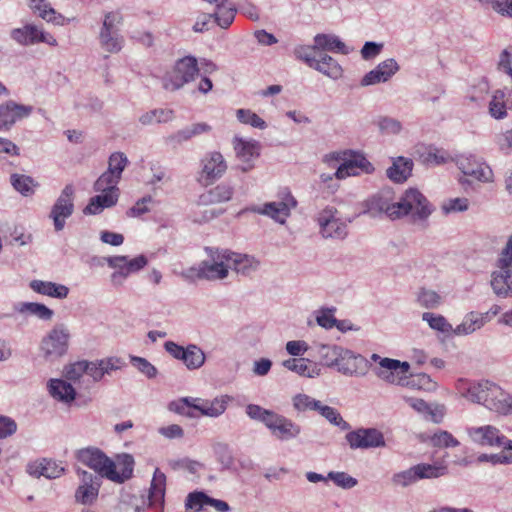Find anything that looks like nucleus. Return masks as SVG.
<instances>
[{"instance_id": "f257e3e1", "label": "nucleus", "mask_w": 512, "mask_h": 512, "mask_svg": "<svg viewBox=\"0 0 512 512\" xmlns=\"http://www.w3.org/2000/svg\"><path fill=\"white\" fill-rule=\"evenodd\" d=\"M365 213L371 217L385 214L391 219L410 215L414 221L425 220L432 213L426 197L417 189H408L399 201H394L391 190H382L372 196L366 203Z\"/></svg>"}, {"instance_id": "f03ea898", "label": "nucleus", "mask_w": 512, "mask_h": 512, "mask_svg": "<svg viewBox=\"0 0 512 512\" xmlns=\"http://www.w3.org/2000/svg\"><path fill=\"white\" fill-rule=\"evenodd\" d=\"M491 288L500 298H512V234L502 249L496 269L491 273Z\"/></svg>"}, {"instance_id": "7ed1b4c3", "label": "nucleus", "mask_w": 512, "mask_h": 512, "mask_svg": "<svg viewBox=\"0 0 512 512\" xmlns=\"http://www.w3.org/2000/svg\"><path fill=\"white\" fill-rule=\"evenodd\" d=\"M232 400L233 397L227 394L216 396L213 399L185 397L179 402L171 403L170 409L183 413L184 406H186L199 411L202 416L218 418L225 413Z\"/></svg>"}, {"instance_id": "20e7f679", "label": "nucleus", "mask_w": 512, "mask_h": 512, "mask_svg": "<svg viewBox=\"0 0 512 512\" xmlns=\"http://www.w3.org/2000/svg\"><path fill=\"white\" fill-rule=\"evenodd\" d=\"M70 330L64 323L54 325L41 339L39 350L46 361H55L64 356L69 347Z\"/></svg>"}, {"instance_id": "39448f33", "label": "nucleus", "mask_w": 512, "mask_h": 512, "mask_svg": "<svg viewBox=\"0 0 512 512\" xmlns=\"http://www.w3.org/2000/svg\"><path fill=\"white\" fill-rule=\"evenodd\" d=\"M465 431L470 441L477 446L512 450V439L494 425L468 426Z\"/></svg>"}, {"instance_id": "423d86ee", "label": "nucleus", "mask_w": 512, "mask_h": 512, "mask_svg": "<svg viewBox=\"0 0 512 512\" xmlns=\"http://www.w3.org/2000/svg\"><path fill=\"white\" fill-rule=\"evenodd\" d=\"M320 235L325 239L343 240L348 235L347 221L336 207L327 205L315 216Z\"/></svg>"}, {"instance_id": "0eeeda50", "label": "nucleus", "mask_w": 512, "mask_h": 512, "mask_svg": "<svg viewBox=\"0 0 512 512\" xmlns=\"http://www.w3.org/2000/svg\"><path fill=\"white\" fill-rule=\"evenodd\" d=\"M199 69L195 57L186 56L179 59L173 69L163 78V87L168 91H176L194 80Z\"/></svg>"}, {"instance_id": "6e6552de", "label": "nucleus", "mask_w": 512, "mask_h": 512, "mask_svg": "<svg viewBox=\"0 0 512 512\" xmlns=\"http://www.w3.org/2000/svg\"><path fill=\"white\" fill-rule=\"evenodd\" d=\"M297 206V201L287 188L279 193V201L267 202L263 206H251L246 211L265 215L274 221L284 224L291 214V210Z\"/></svg>"}, {"instance_id": "1a4fd4ad", "label": "nucleus", "mask_w": 512, "mask_h": 512, "mask_svg": "<svg viewBox=\"0 0 512 512\" xmlns=\"http://www.w3.org/2000/svg\"><path fill=\"white\" fill-rule=\"evenodd\" d=\"M74 200V186L72 184L65 185L51 206L48 215L56 232L62 231L65 228L66 220L73 215L75 210Z\"/></svg>"}, {"instance_id": "9d476101", "label": "nucleus", "mask_w": 512, "mask_h": 512, "mask_svg": "<svg viewBox=\"0 0 512 512\" xmlns=\"http://www.w3.org/2000/svg\"><path fill=\"white\" fill-rule=\"evenodd\" d=\"M207 258L202 260L204 280L220 281L228 277L230 271L229 250L206 247Z\"/></svg>"}, {"instance_id": "9b49d317", "label": "nucleus", "mask_w": 512, "mask_h": 512, "mask_svg": "<svg viewBox=\"0 0 512 512\" xmlns=\"http://www.w3.org/2000/svg\"><path fill=\"white\" fill-rule=\"evenodd\" d=\"M371 360L378 362L380 366L379 369L375 370L376 376L389 384L401 385L407 378L410 370V364L408 362L381 357L376 353L371 355Z\"/></svg>"}, {"instance_id": "f8f14e48", "label": "nucleus", "mask_w": 512, "mask_h": 512, "mask_svg": "<svg viewBox=\"0 0 512 512\" xmlns=\"http://www.w3.org/2000/svg\"><path fill=\"white\" fill-rule=\"evenodd\" d=\"M457 168L465 175L481 183H492V168L482 159L473 154H462L456 158Z\"/></svg>"}, {"instance_id": "ddd939ff", "label": "nucleus", "mask_w": 512, "mask_h": 512, "mask_svg": "<svg viewBox=\"0 0 512 512\" xmlns=\"http://www.w3.org/2000/svg\"><path fill=\"white\" fill-rule=\"evenodd\" d=\"M345 439L351 449L383 448L386 441L377 428H358L346 434Z\"/></svg>"}, {"instance_id": "4468645a", "label": "nucleus", "mask_w": 512, "mask_h": 512, "mask_svg": "<svg viewBox=\"0 0 512 512\" xmlns=\"http://www.w3.org/2000/svg\"><path fill=\"white\" fill-rule=\"evenodd\" d=\"M343 163L337 168V179H345L349 176H358L361 173L372 174L375 170L373 164L361 152L348 151L343 153Z\"/></svg>"}, {"instance_id": "2eb2a0df", "label": "nucleus", "mask_w": 512, "mask_h": 512, "mask_svg": "<svg viewBox=\"0 0 512 512\" xmlns=\"http://www.w3.org/2000/svg\"><path fill=\"white\" fill-rule=\"evenodd\" d=\"M80 484L75 491V501L82 505H92L96 502L101 487V478L83 469H77Z\"/></svg>"}, {"instance_id": "dca6fc26", "label": "nucleus", "mask_w": 512, "mask_h": 512, "mask_svg": "<svg viewBox=\"0 0 512 512\" xmlns=\"http://www.w3.org/2000/svg\"><path fill=\"white\" fill-rule=\"evenodd\" d=\"M202 169L199 181L202 185H210L220 179L227 170L224 156L218 151L207 153L201 161Z\"/></svg>"}, {"instance_id": "f3484780", "label": "nucleus", "mask_w": 512, "mask_h": 512, "mask_svg": "<svg viewBox=\"0 0 512 512\" xmlns=\"http://www.w3.org/2000/svg\"><path fill=\"white\" fill-rule=\"evenodd\" d=\"M77 460L97 473V476L106 478L111 467L112 459L97 447H86L76 452Z\"/></svg>"}, {"instance_id": "a211bd4d", "label": "nucleus", "mask_w": 512, "mask_h": 512, "mask_svg": "<svg viewBox=\"0 0 512 512\" xmlns=\"http://www.w3.org/2000/svg\"><path fill=\"white\" fill-rule=\"evenodd\" d=\"M232 145L236 158L241 162L238 168L242 172L250 171L254 167L253 160L260 155V143L255 139L235 136L232 140Z\"/></svg>"}, {"instance_id": "6ab92c4d", "label": "nucleus", "mask_w": 512, "mask_h": 512, "mask_svg": "<svg viewBox=\"0 0 512 512\" xmlns=\"http://www.w3.org/2000/svg\"><path fill=\"white\" fill-rule=\"evenodd\" d=\"M11 38L20 45L29 46L37 43H46L56 46L57 40L50 33L45 32L39 26L27 24L21 28H15L10 33Z\"/></svg>"}, {"instance_id": "aec40b11", "label": "nucleus", "mask_w": 512, "mask_h": 512, "mask_svg": "<svg viewBox=\"0 0 512 512\" xmlns=\"http://www.w3.org/2000/svg\"><path fill=\"white\" fill-rule=\"evenodd\" d=\"M491 382L488 380L471 381L460 378L455 383L457 394L467 401L475 404H485Z\"/></svg>"}, {"instance_id": "412c9836", "label": "nucleus", "mask_w": 512, "mask_h": 512, "mask_svg": "<svg viewBox=\"0 0 512 512\" xmlns=\"http://www.w3.org/2000/svg\"><path fill=\"white\" fill-rule=\"evenodd\" d=\"M266 428L280 441H290L301 434L300 425L276 412L270 422L267 423Z\"/></svg>"}, {"instance_id": "4be33fe9", "label": "nucleus", "mask_w": 512, "mask_h": 512, "mask_svg": "<svg viewBox=\"0 0 512 512\" xmlns=\"http://www.w3.org/2000/svg\"><path fill=\"white\" fill-rule=\"evenodd\" d=\"M484 407L500 415L512 414V394L491 382Z\"/></svg>"}, {"instance_id": "5701e85b", "label": "nucleus", "mask_w": 512, "mask_h": 512, "mask_svg": "<svg viewBox=\"0 0 512 512\" xmlns=\"http://www.w3.org/2000/svg\"><path fill=\"white\" fill-rule=\"evenodd\" d=\"M33 107L9 100L0 104V130H9L17 121L30 116Z\"/></svg>"}, {"instance_id": "b1692460", "label": "nucleus", "mask_w": 512, "mask_h": 512, "mask_svg": "<svg viewBox=\"0 0 512 512\" xmlns=\"http://www.w3.org/2000/svg\"><path fill=\"white\" fill-rule=\"evenodd\" d=\"M400 66L394 58L380 62L374 69L366 73L360 84L363 87L385 83L389 81L398 71Z\"/></svg>"}, {"instance_id": "393cba45", "label": "nucleus", "mask_w": 512, "mask_h": 512, "mask_svg": "<svg viewBox=\"0 0 512 512\" xmlns=\"http://www.w3.org/2000/svg\"><path fill=\"white\" fill-rule=\"evenodd\" d=\"M338 363L336 364L337 370L346 376L365 375L367 367L366 359L354 353L352 350L342 347Z\"/></svg>"}, {"instance_id": "a878e982", "label": "nucleus", "mask_w": 512, "mask_h": 512, "mask_svg": "<svg viewBox=\"0 0 512 512\" xmlns=\"http://www.w3.org/2000/svg\"><path fill=\"white\" fill-rule=\"evenodd\" d=\"M134 463V458L130 454L117 455L116 461L112 460L107 479L118 484L124 483L132 477Z\"/></svg>"}, {"instance_id": "bb28decb", "label": "nucleus", "mask_w": 512, "mask_h": 512, "mask_svg": "<svg viewBox=\"0 0 512 512\" xmlns=\"http://www.w3.org/2000/svg\"><path fill=\"white\" fill-rule=\"evenodd\" d=\"M27 472L36 478L43 476L47 479H56L64 473V467L53 460L43 458L29 463Z\"/></svg>"}, {"instance_id": "cd10ccee", "label": "nucleus", "mask_w": 512, "mask_h": 512, "mask_svg": "<svg viewBox=\"0 0 512 512\" xmlns=\"http://www.w3.org/2000/svg\"><path fill=\"white\" fill-rule=\"evenodd\" d=\"M230 270L243 276H250L259 269L260 261L248 254L236 253L229 250Z\"/></svg>"}, {"instance_id": "c85d7f7f", "label": "nucleus", "mask_w": 512, "mask_h": 512, "mask_svg": "<svg viewBox=\"0 0 512 512\" xmlns=\"http://www.w3.org/2000/svg\"><path fill=\"white\" fill-rule=\"evenodd\" d=\"M233 194L234 186L227 182H222L202 193L199 197V203L202 205L226 203L232 199Z\"/></svg>"}, {"instance_id": "c756f323", "label": "nucleus", "mask_w": 512, "mask_h": 512, "mask_svg": "<svg viewBox=\"0 0 512 512\" xmlns=\"http://www.w3.org/2000/svg\"><path fill=\"white\" fill-rule=\"evenodd\" d=\"M47 388L50 396L59 402L70 404L76 398V389L63 379H50Z\"/></svg>"}, {"instance_id": "7c9ffc66", "label": "nucleus", "mask_w": 512, "mask_h": 512, "mask_svg": "<svg viewBox=\"0 0 512 512\" xmlns=\"http://www.w3.org/2000/svg\"><path fill=\"white\" fill-rule=\"evenodd\" d=\"M100 194L92 197L83 212L86 215L100 214L104 209L116 205L119 199V192H99Z\"/></svg>"}, {"instance_id": "2f4dec72", "label": "nucleus", "mask_w": 512, "mask_h": 512, "mask_svg": "<svg viewBox=\"0 0 512 512\" xmlns=\"http://www.w3.org/2000/svg\"><path fill=\"white\" fill-rule=\"evenodd\" d=\"M314 42L319 53L329 51L348 55L352 51V49L347 47L346 44L334 34H317L314 37Z\"/></svg>"}, {"instance_id": "473e14b6", "label": "nucleus", "mask_w": 512, "mask_h": 512, "mask_svg": "<svg viewBox=\"0 0 512 512\" xmlns=\"http://www.w3.org/2000/svg\"><path fill=\"white\" fill-rule=\"evenodd\" d=\"M309 363L310 361L306 358H289L282 362V366L302 377H318L321 374V369L316 363L311 365Z\"/></svg>"}, {"instance_id": "72a5a7b5", "label": "nucleus", "mask_w": 512, "mask_h": 512, "mask_svg": "<svg viewBox=\"0 0 512 512\" xmlns=\"http://www.w3.org/2000/svg\"><path fill=\"white\" fill-rule=\"evenodd\" d=\"M30 7L39 17L55 25H66L70 22L69 18L57 13L47 0H30Z\"/></svg>"}, {"instance_id": "f704fd0d", "label": "nucleus", "mask_w": 512, "mask_h": 512, "mask_svg": "<svg viewBox=\"0 0 512 512\" xmlns=\"http://www.w3.org/2000/svg\"><path fill=\"white\" fill-rule=\"evenodd\" d=\"M29 286L38 294L56 299H65L69 294V288L67 286L51 281L32 280Z\"/></svg>"}, {"instance_id": "c9c22d12", "label": "nucleus", "mask_w": 512, "mask_h": 512, "mask_svg": "<svg viewBox=\"0 0 512 512\" xmlns=\"http://www.w3.org/2000/svg\"><path fill=\"white\" fill-rule=\"evenodd\" d=\"M412 169L413 161L399 156L393 159L392 165L386 170V175L391 181L402 183L411 175Z\"/></svg>"}, {"instance_id": "e433bc0d", "label": "nucleus", "mask_w": 512, "mask_h": 512, "mask_svg": "<svg viewBox=\"0 0 512 512\" xmlns=\"http://www.w3.org/2000/svg\"><path fill=\"white\" fill-rule=\"evenodd\" d=\"M312 69L334 80L342 76L343 70L340 64L328 54L320 52Z\"/></svg>"}, {"instance_id": "4c0bfd02", "label": "nucleus", "mask_w": 512, "mask_h": 512, "mask_svg": "<svg viewBox=\"0 0 512 512\" xmlns=\"http://www.w3.org/2000/svg\"><path fill=\"white\" fill-rule=\"evenodd\" d=\"M107 265L115 271L111 274V282L114 286H121L125 280L132 274L124 263L125 255L109 256L105 258Z\"/></svg>"}, {"instance_id": "58836bf2", "label": "nucleus", "mask_w": 512, "mask_h": 512, "mask_svg": "<svg viewBox=\"0 0 512 512\" xmlns=\"http://www.w3.org/2000/svg\"><path fill=\"white\" fill-rule=\"evenodd\" d=\"M14 310L20 314H29L43 321H50L54 311L42 303L19 302L14 305Z\"/></svg>"}, {"instance_id": "ea45409f", "label": "nucleus", "mask_w": 512, "mask_h": 512, "mask_svg": "<svg viewBox=\"0 0 512 512\" xmlns=\"http://www.w3.org/2000/svg\"><path fill=\"white\" fill-rule=\"evenodd\" d=\"M165 488L166 476L159 468H156L153 473V478L149 489V504L151 506L156 504H160L161 506L163 505Z\"/></svg>"}, {"instance_id": "a19ab883", "label": "nucleus", "mask_w": 512, "mask_h": 512, "mask_svg": "<svg viewBox=\"0 0 512 512\" xmlns=\"http://www.w3.org/2000/svg\"><path fill=\"white\" fill-rule=\"evenodd\" d=\"M482 327V320L479 318L478 312L471 311L467 313L461 323L454 328L453 335L468 336L480 330Z\"/></svg>"}, {"instance_id": "79ce46f5", "label": "nucleus", "mask_w": 512, "mask_h": 512, "mask_svg": "<svg viewBox=\"0 0 512 512\" xmlns=\"http://www.w3.org/2000/svg\"><path fill=\"white\" fill-rule=\"evenodd\" d=\"M206 360L204 351L196 344H189L185 347V353L181 360L188 370L201 368Z\"/></svg>"}, {"instance_id": "37998d69", "label": "nucleus", "mask_w": 512, "mask_h": 512, "mask_svg": "<svg viewBox=\"0 0 512 512\" xmlns=\"http://www.w3.org/2000/svg\"><path fill=\"white\" fill-rule=\"evenodd\" d=\"M10 183L24 197L32 196L38 187V183L31 176L19 173L11 174Z\"/></svg>"}, {"instance_id": "c03bdc74", "label": "nucleus", "mask_w": 512, "mask_h": 512, "mask_svg": "<svg viewBox=\"0 0 512 512\" xmlns=\"http://www.w3.org/2000/svg\"><path fill=\"white\" fill-rule=\"evenodd\" d=\"M417 152L420 153L421 161L427 165H441L449 159L446 151L434 146H420Z\"/></svg>"}, {"instance_id": "a18cd8bd", "label": "nucleus", "mask_w": 512, "mask_h": 512, "mask_svg": "<svg viewBox=\"0 0 512 512\" xmlns=\"http://www.w3.org/2000/svg\"><path fill=\"white\" fill-rule=\"evenodd\" d=\"M418 472L419 480L423 479H436L448 474V467L446 464L436 462L433 464L420 463L415 465Z\"/></svg>"}, {"instance_id": "49530a36", "label": "nucleus", "mask_w": 512, "mask_h": 512, "mask_svg": "<svg viewBox=\"0 0 512 512\" xmlns=\"http://www.w3.org/2000/svg\"><path fill=\"white\" fill-rule=\"evenodd\" d=\"M422 320L426 322L428 326L434 331H437L444 335H453V326L441 314L424 312L422 314Z\"/></svg>"}, {"instance_id": "de8ad7c7", "label": "nucleus", "mask_w": 512, "mask_h": 512, "mask_svg": "<svg viewBox=\"0 0 512 512\" xmlns=\"http://www.w3.org/2000/svg\"><path fill=\"white\" fill-rule=\"evenodd\" d=\"M317 354L323 365L327 367H336L339 356H341L342 346L330 344H317Z\"/></svg>"}, {"instance_id": "09e8293b", "label": "nucleus", "mask_w": 512, "mask_h": 512, "mask_svg": "<svg viewBox=\"0 0 512 512\" xmlns=\"http://www.w3.org/2000/svg\"><path fill=\"white\" fill-rule=\"evenodd\" d=\"M99 43L106 52L118 53L123 48L124 38L120 31L99 33Z\"/></svg>"}, {"instance_id": "8fccbe9b", "label": "nucleus", "mask_w": 512, "mask_h": 512, "mask_svg": "<svg viewBox=\"0 0 512 512\" xmlns=\"http://www.w3.org/2000/svg\"><path fill=\"white\" fill-rule=\"evenodd\" d=\"M174 117L173 111L170 109H154L143 113L139 117V122L144 125H154L158 123H167Z\"/></svg>"}, {"instance_id": "3c124183", "label": "nucleus", "mask_w": 512, "mask_h": 512, "mask_svg": "<svg viewBox=\"0 0 512 512\" xmlns=\"http://www.w3.org/2000/svg\"><path fill=\"white\" fill-rule=\"evenodd\" d=\"M417 303L425 309H437L443 303L442 296L434 290L421 288L417 292Z\"/></svg>"}, {"instance_id": "603ef678", "label": "nucleus", "mask_w": 512, "mask_h": 512, "mask_svg": "<svg viewBox=\"0 0 512 512\" xmlns=\"http://www.w3.org/2000/svg\"><path fill=\"white\" fill-rule=\"evenodd\" d=\"M235 114L241 124L249 125L259 130H265L268 126L264 119L250 109L240 108L236 110Z\"/></svg>"}, {"instance_id": "864d4df0", "label": "nucleus", "mask_w": 512, "mask_h": 512, "mask_svg": "<svg viewBox=\"0 0 512 512\" xmlns=\"http://www.w3.org/2000/svg\"><path fill=\"white\" fill-rule=\"evenodd\" d=\"M318 413L330 424L338 427L342 431H348L351 428L350 424L343 419L339 411L331 406L322 404Z\"/></svg>"}, {"instance_id": "5fc2aeb1", "label": "nucleus", "mask_w": 512, "mask_h": 512, "mask_svg": "<svg viewBox=\"0 0 512 512\" xmlns=\"http://www.w3.org/2000/svg\"><path fill=\"white\" fill-rule=\"evenodd\" d=\"M489 113L494 119L500 120L507 116L505 104V92L496 90L489 103Z\"/></svg>"}, {"instance_id": "6e6d98bb", "label": "nucleus", "mask_w": 512, "mask_h": 512, "mask_svg": "<svg viewBox=\"0 0 512 512\" xmlns=\"http://www.w3.org/2000/svg\"><path fill=\"white\" fill-rule=\"evenodd\" d=\"M216 7L217 11L212 16L221 28H228L235 18L236 9L228 1Z\"/></svg>"}, {"instance_id": "4d7b16f0", "label": "nucleus", "mask_w": 512, "mask_h": 512, "mask_svg": "<svg viewBox=\"0 0 512 512\" xmlns=\"http://www.w3.org/2000/svg\"><path fill=\"white\" fill-rule=\"evenodd\" d=\"M120 179L109 171H105L94 183L96 192H119L118 183Z\"/></svg>"}, {"instance_id": "13d9d810", "label": "nucleus", "mask_w": 512, "mask_h": 512, "mask_svg": "<svg viewBox=\"0 0 512 512\" xmlns=\"http://www.w3.org/2000/svg\"><path fill=\"white\" fill-rule=\"evenodd\" d=\"M293 407L298 412L317 411L321 408L322 402L307 394L299 393L292 399Z\"/></svg>"}, {"instance_id": "bf43d9fd", "label": "nucleus", "mask_w": 512, "mask_h": 512, "mask_svg": "<svg viewBox=\"0 0 512 512\" xmlns=\"http://www.w3.org/2000/svg\"><path fill=\"white\" fill-rule=\"evenodd\" d=\"M210 130L211 127L206 123H195L177 131L174 135V139L178 142H183L195 136L207 133Z\"/></svg>"}, {"instance_id": "052dcab7", "label": "nucleus", "mask_w": 512, "mask_h": 512, "mask_svg": "<svg viewBox=\"0 0 512 512\" xmlns=\"http://www.w3.org/2000/svg\"><path fill=\"white\" fill-rule=\"evenodd\" d=\"M479 463H491L492 465H511L512 450L501 449L499 453H482L477 457Z\"/></svg>"}, {"instance_id": "680f3d73", "label": "nucleus", "mask_w": 512, "mask_h": 512, "mask_svg": "<svg viewBox=\"0 0 512 512\" xmlns=\"http://www.w3.org/2000/svg\"><path fill=\"white\" fill-rule=\"evenodd\" d=\"M417 474L418 472L416 470V466L414 465L406 470L394 473L391 478V481L395 486L406 488L419 481V477Z\"/></svg>"}, {"instance_id": "e2e57ef3", "label": "nucleus", "mask_w": 512, "mask_h": 512, "mask_svg": "<svg viewBox=\"0 0 512 512\" xmlns=\"http://www.w3.org/2000/svg\"><path fill=\"white\" fill-rule=\"evenodd\" d=\"M376 125L383 135H398L402 131V123L392 117L380 116L376 120Z\"/></svg>"}, {"instance_id": "0e129e2a", "label": "nucleus", "mask_w": 512, "mask_h": 512, "mask_svg": "<svg viewBox=\"0 0 512 512\" xmlns=\"http://www.w3.org/2000/svg\"><path fill=\"white\" fill-rule=\"evenodd\" d=\"M245 412L250 419L261 422L265 427H267V423L270 422L275 414L273 410L265 409L257 404H248Z\"/></svg>"}, {"instance_id": "69168bd1", "label": "nucleus", "mask_w": 512, "mask_h": 512, "mask_svg": "<svg viewBox=\"0 0 512 512\" xmlns=\"http://www.w3.org/2000/svg\"><path fill=\"white\" fill-rule=\"evenodd\" d=\"M318 54L315 43L313 45H299L294 48L295 57L306 63L310 68H313Z\"/></svg>"}, {"instance_id": "338daca9", "label": "nucleus", "mask_w": 512, "mask_h": 512, "mask_svg": "<svg viewBox=\"0 0 512 512\" xmlns=\"http://www.w3.org/2000/svg\"><path fill=\"white\" fill-rule=\"evenodd\" d=\"M431 444L436 448H454L460 445V442L448 431L439 430L431 437Z\"/></svg>"}, {"instance_id": "774afa93", "label": "nucleus", "mask_w": 512, "mask_h": 512, "mask_svg": "<svg viewBox=\"0 0 512 512\" xmlns=\"http://www.w3.org/2000/svg\"><path fill=\"white\" fill-rule=\"evenodd\" d=\"M128 163V158L124 153L114 152L109 157L107 171L111 172L116 177L121 179L122 173L125 170Z\"/></svg>"}]
</instances>
